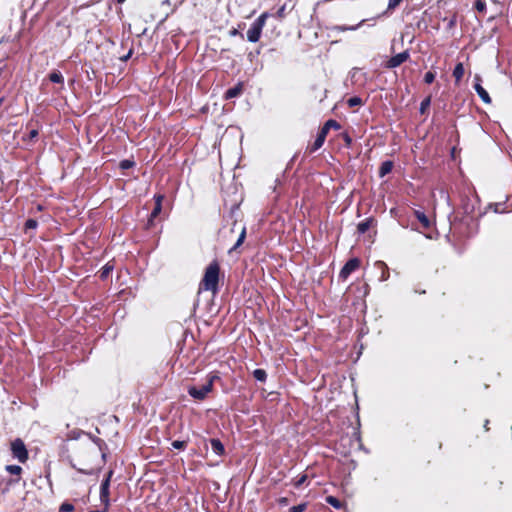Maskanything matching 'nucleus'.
<instances>
[{
  "label": "nucleus",
  "instance_id": "obj_1",
  "mask_svg": "<svg viewBox=\"0 0 512 512\" xmlns=\"http://www.w3.org/2000/svg\"><path fill=\"white\" fill-rule=\"evenodd\" d=\"M220 267L216 261L211 262L205 269L203 279L200 282L199 291H218Z\"/></svg>",
  "mask_w": 512,
  "mask_h": 512
},
{
  "label": "nucleus",
  "instance_id": "obj_2",
  "mask_svg": "<svg viewBox=\"0 0 512 512\" xmlns=\"http://www.w3.org/2000/svg\"><path fill=\"white\" fill-rule=\"evenodd\" d=\"M216 379H219L217 375L210 374L208 376L207 382L203 384L201 387H189L188 394L196 400H204L207 397V395L212 391L213 383Z\"/></svg>",
  "mask_w": 512,
  "mask_h": 512
},
{
  "label": "nucleus",
  "instance_id": "obj_3",
  "mask_svg": "<svg viewBox=\"0 0 512 512\" xmlns=\"http://www.w3.org/2000/svg\"><path fill=\"white\" fill-rule=\"evenodd\" d=\"M269 13H262L254 22L251 24L250 28L247 31V40L251 43H256L259 41L262 33V29L265 26L266 19L268 18Z\"/></svg>",
  "mask_w": 512,
  "mask_h": 512
},
{
  "label": "nucleus",
  "instance_id": "obj_4",
  "mask_svg": "<svg viewBox=\"0 0 512 512\" xmlns=\"http://www.w3.org/2000/svg\"><path fill=\"white\" fill-rule=\"evenodd\" d=\"M11 452L15 459H17L19 462L24 463L28 459V451L24 444V442L17 438L11 443Z\"/></svg>",
  "mask_w": 512,
  "mask_h": 512
},
{
  "label": "nucleus",
  "instance_id": "obj_5",
  "mask_svg": "<svg viewBox=\"0 0 512 512\" xmlns=\"http://www.w3.org/2000/svg\"><path fill=\"white\" fill-rule=\"evenodd\" d=\"M359 266L360 260L358 258H352L348 260L340 270L339 277L343 280H346L352 272L359 268Z\"/></svg>",
  "mask_w": 512,
  "mask_h": 512
},
{
  "label": "nucleus",
  "instance_id": "obj_6",
  "mask_svg": "<svg viewBox=\"0 0 512 512\" xmlns=\"http://www.w3.org/2000/svg\"><path fill=\"white\" fill-rule=\"evenodd\" d=\"M410 54L408 50H405L401 53H398L394 56H392L387 62L386 67L389 69H394L396 67H399L402 63L408 60Z\"/></svg>",
  "mask_w": 512,
  "mask_h": 512
},
{
  "label": "nucleus",
  "instance_id": "obj_7",
  "mask_svg": "<svg viewBox=\"0 0 512 512\" xmlns=\"http://www.w3.org/2000/svg\"><path fill=\"white\" fill-rule=\"evenodd\" d=\"M109 479H104L100 486V500L106 506V508L109 507Z\"/></svg>",
  "mask_w": 512,
  "mask_h": 512
},
{
  "label": "nucleus",
  "instance_id": "obj_8",
  "mask_svg": "<svg viewBox=\"0 0 512 512\" xmlns=\"http://www.w3.org/2000/svg\"><path fill=\"white\" fill-rule=\"evenodd\" d=\"M155 206L153 208V210L151 211V214H150V218H149V223H152L153 219L156 218L160 212H161V209H162V200H163V196L162 195H155Z\"/></svg>",
  "mask_w": 512,
  "mask_h": 512
},
{
  "label": "nucleus",
  "instance_id": "obj_9",
  "mask_svg": "<svg viewBox=\"0 0 512 512\" xmlns=\"http://www.w3.org/2000/svg\"><path fill=\"white\" fill-rule=\"evenodd\" d=\"M327 134L324 131H319L313 145L309 148L310 152L313 153L320 149L325 142Z\"/></svg>",
  "mask_w": 512,
  "mask_h": 512
},
{
  "label": "nucleus",
  "instance_id": "obj_10",
  "mask_svg": "<svg viewBox=\"0 0 512 512\" xmlns=\"http://www.w3.org/2000/svg\"><path fill=\"white\" fill-rule=\"evenodd\" d=\"M243 91V83L239 82L232 88H229L225 93L226 99H232L238 97Z\"/></svg>",
  "mask_w": 512,
  "mask_h": 512
},
{
  "label": "nucleus",
  "instance_id": "obj_11",
  "mask_svg": "<svg viewBox=\"0 0 512 512\" xmlns=\"http://www.w3.org/2000/svg\"><path fill=\"white\" fill-rule=\"evenodd\" d=\"M474 89L475 91L477 92L478 96L480 97V99L486 103V104H489L491 103V98L488 94V92L481 86L480 83H475L474 85Z\"/></svg>",
  "mask_w": 512,
  "mask_h": 512
},
{
  "label": "nucleus",
  "instance_id": "obj_12",
  "mask_svg": "<svg viewBox=\"0 0 512 512\" xmlns=\"http://www.w3.org/2000/svg\"><path fill=\"white\" fill-rule=\"evenodd\" d=\"M210 444H211V448H212L213 452L216 455L221 456L224 454V452H225L224 445L222 444V442L219 439H217V438L210 439Z\"/></svg>",
  "mask_w": 512,
  "mask_h": 512
},
{
  "label": "nucleus",
  "instance_id": "obj_13",
  "mask_svg": "<svg viewBox=\"0 0 512 512\" xmlns=\"http://www.w3.org/2000/svg\"><path fill=\"white\" fill-rule=\"evenodd\" d=\"M415 216L423 228L428 229L430 227L431 222L424 212L417 210L415 211Z\"/></svg>",
  "mask_w": 512,
  "mask_h": 512
},
{
  "label": "nucleus",
  "instance_id": "obj_14",
  "mask_svg": "<svg viewBox=\"0 0 512 512\" xmlns=\"http://www.w3.org/2000/svg\"><path fill=\"white\" fill-rule=\"evenodd\" d=\"M393 169V162L390 160L382 162L380 168H379V176L384 177L385 175L389 174Z\"/></svg>",
  "mask_w": 512,
  "mask_h": 512
},
{
  "label": "nucleus",
  "instance_id": "obj_15",
  "mask_svg": "<svg viewBox=\"0 0 512 512\" xmlns=\"http://www.w3.org/2000/svg\"><path fill=\"white\" fill-rule=\"evenodd\" d=\"M365 22V20H361L358 24L356 25H352V26H346V25H337L335 27H333V30L335 31H339V32H345V31H355L357 30L363 23Z\"/></svg>",
  "mask_w": 512,
  "mask_h": 512
},
{
  "label": "nucleus",
  "instance_id": "obj_16",
  "mask_svg": "<svg viewBox=\"0 0 512 512\" xmlns=\"http://www.w3.org/2000/svg\"><path fill=\"white\" fill-rule=\"evenodd\" d=\"M331 128L338 130L340 129V124L336 120L330 119L323 125V127L320 130L328 134Z\"/></svg>",
  "mask_w": 512,
  "mask_h": 512
},
{
  "label": "nucleus",
  "instance_id": "obj_17",
  "mask_svg": "<svg viewBox=\"0 0 512 512\" xmlns=\"http://www.w3.org/2000/svg\"><path fill=\"white\" fill-rule=\"evenodd\" d=\"M371 223H372V219H365L364 221L360 222L358 225H357V231L359 234H364L366 233L370 226H371Z\"/></svg>",
  "mask_w": 512,
  "mask_h": 512
},
{
  "label": "nucleus",
  "instance_id": "obj_18",
  "mask_svg": "<svg viewBox=\"0 0 512 512\" xmlns=\"http://www.w3.org/2000/svg\"><path fill=\"white\" fill-rule=\"evenodd\" d=\"M464 75V66L462 63H458L453 70V77L456 82H459Z\"/></svg>",
  "mask_w": 512,
  "mask_h": 512
},
{
  "label": "nucleus",
  "instance_id": "obj_19",
  "mask_svg": "<svg viewBox=\"0 0 512 512\" xmlns=\"http://www.w3.org/2000/svg\"><path fill=\"white\" fill-rule=\"evenodd\" d=\"M49 80L53 83L63 84L64 78L60 71H53L49 74Z\"/></svg>",
  "mask_w": 512,
  "mask_h": 512
},
{
  "label": "nucleus",
  "instance_id": "obj_20",
  "mask_svg": "<svg viewBox=\"0 0 512 512\" xmlns=\"http://www.w3.org/2000/svg\"><path fill=\"white\" fill-rule=\"evenodd\" d=\"M253 377L259 382H265L267 379V373L264 369H255L253 371Z\"/></svg>",
  "mask_w": 512,
  "mask_h": 512
},
{
  "label": "nucleus",
  "instance_id": "obj_21",
  "mask_svg": "<svg viewBox=\"0 0 512 512\" xmlns=\"http://www.w3.org/2000/svg\"><path fill=\"white\" fill-rule=\"evenodd\" d=\"M39 134V130L37 127H32L26 135L23 136V141H32Z\"/></svg>",
  "mask_w": 512,
  "mask_h": 512
},
{
  "label": "nucleus",
  "instance_id": "obj_22",
  "mask_svg": "<svg viewBox=\"0 0 512 512\" xmlns=\"http://www.w3.org/2000/svg\"><path fill=\"white\" fill-rule=\"evenodd\" d=\"M326 502L328 504H330L332 507H334L335 509H341L342 508V503L339 499H337L336 497L334 496H327L326 497Z\"/></svg>",
  "mask_w": 512,
  "mask_h": 512
},
{
  "label": "nucleus",
  "instance_id": "obj_23",
  "mask_svg": "<svg viewBox=\"0 0 512 512\" xmlns=\"http://www.w3.org/2000/svg\"><path fill=\"white\" fill-rule=\"evenodd\" d=\"M245 237H246V229H245V227H244V228H242V231H241V233H240V235H239V237H238V239H237L236 243H235V244H234V246L230 249V251H229V252H231V251H233V250H236V249H237V248H238V247L243 243V241H244Z\"/></svg>",
  "mask_w": 512,
  "mask_h": 512
},
{
  "label": "nucleus",
  "instance_id": "obj_24",
  "mask_svg": "<svg viewBox=\"0 0 512 512\" xmlns=\"http://www.w3.org/2000/svg\"><path fill=\"white\" fill-rule=\"evenodd\" d=\"M6 471L12 475H20L22 472V468L19 465H7Z\"/></svg>",
  "mask_w": 512,
  "mask_h": 512
},
{
  "label": "nucleus",
  "instance_id": "obj_25",
  "mask_svg": "<svg viewBox=\"0 0 512 512\" xmlns=\"http://www.w3.org/2000/svg\"><path fill=\"white\" fill-rule=\"evenodd\" d=\"M430 104H431V97L430 96H428L425 99H423L422 102L420 103V107H419L420 113L424 114L425 111L427 110V108L430 106Z\"/></svg>",
  "mask_w": 512,
  "mask_h": 512
},
{
  "label": "nucleus",
  "instance_id": "obj_26",
  "mask_svg": "<svg viewBox=\"0 0 512 512\" xmlns=\"http://www.w3.org/2000/svg\"><path fill=\"white\" fill-rule=\"evenodd\" d=\"M347 104L349 107H355L362 104V100L360 97L354 96L347 100Z\"/></svg>",
  "mask_w": 512,
  "mask_h": 512
},
{
  "label": "nucleus",
  "instance_id": "obj_27",
  "mask_svg": "<svg viewBox=\"0 0 512 512\" xmlns=\"http://www.w3.org/2000/svg\"><path fill=\"white\" fill-rule=\"evenodd\" d=\"M474 8L478 12H485L486 11V3L483 0H476L474 2Z\"/></svg>",
  "mask_w": 512,
  "mask_h": 512
},
{
  "label": "nucleus",
  "instance_id": "obj_28",
  "mask_svg": "<svg viewBox=\"0 0 512 512\" xmlns=\"http://www.w3.org/2000/svg\"><path fill=\"white\" fill-rule=\"evenodd\" d=\"M74 510V506L71 503L64 502L59 508V512H71Z\"/></svg>",
  "mask_w": 512,
  "mask_h": 512
},
{
  "label": "nucleus",
  "instance_id": "obj_29",
  "mask_svg": "<svg viewBox=\"0 0 512 512\" xmlns=\"http://www.w3.org/2000/svg\"><path fill=\"white\" fill-rule=\"evenodd\" d=\"M435 73L432 71H428L424 75V82L426 84H431L435 80Z\"/></svg>",
  "mask_w": 512,
  "mask_h": 512
},
{
  "label": "nucleus",
  "instance_id": "obj_30",
  "mask_svg": "<svg viewBox=\"0 0 512 512\" xmlns=\"http://www.w3.org/2000/svg\"><path fill=\"white\" fill-rule=\"evenodd\" d=\"M306 503H301L299 505L292 506L289 509V512H303L306 509Z\"/></svg>",
  "mask_w": 512,
  "mask_h": 512
},
{
  "label": "nucleus",
  "instance_id": "obj_31",
  "mask_svg": "<svg viewBox=\"0 0 512 512\" xmlns=\"http://www.w3.org/2000/svg\"><path fill=\"white\" fill-rule=\"evenodd\" d=\"M38 226V222L35 219H28L25 223L26 229H35Z\"/></svg>",
  "mask_w": 512,
  "mask_h": 512
},
{
  "label": "nucleus",
  "instance_id": "obj_32",
  "mask_svg": "<svg viewBox=\"0 0 512 512\" xmlns=\"http://www.w3.org/2000/svg\"><path fill=\"white\" fill-rule=\"evenodd\" d=\"M171 445H172V447L174 449H183L186 446V442L185 441H180V440H175V441L172 442Z\"/></svg>",
  "mask_w": 512,
  "mask_h": 512
},
{
  "label": "nucleus",
  "instance_id": "obj_33",
  "mask_svg": "<svg viewBox=\"0 0 512 512\" xmlns=\"http://www.w3.org/2000/svg\"><path fill=\"white\" fill-rule=\"evenodd\" d=\"M286 15V5H282L281 7L278 8L277 12H276V16L280 19L284 18Z\"/></svg>",
  "mask_w": 512,
  "mask_h": 512
},
{
  "label": "nucleus",
  "instance_id": "obj_34",
  "mask_svg": "<svg viewBox=\"0 0 512 512\" xmlns=\"http://www.w3.org/2000/svg\"><path fill=\"white\" fill-rule=\"evenodd\" d=\"M403 0H389L388 2V10L395 9Z\"/></svg>",
  "mask_w": 512,
  "mask_h": 512
},
{
  "label": "nucleus",
  "instance_id": "obj_35",
  "mask_svg": "<svg viewBox=\"0 0 512 512\" xmlns=\"http://www.w3.org/2000/svg\"><path fill=\"white\" fill-rule=\"evenodd\" d=\"M112 270V267L108 266V265H105L103 268H102V271H101V275L100 277L102 279L106 278L108 276V274L110 273V271Z\"/></svg>",
  "mask_w": 512,
  "mask_h": 512
},
{
  "label": "nucleus",
  "instance_id": "obj_36",
  "mask_svg": "<svg viewBox=\"0 0 512 512\" xmlns=\"http://www.w3.org/2000/svg\"><path fill=\"white\" fill-rule=\"evenodd\" d=\"M307 479V476L306 475H301L294 483L295 487L299 488L300 486H302L305 481Z\"/></svg>",
  "mask_w": 512,
  "mask_h": 512
},
{
  "label": "nucleus",
  "instance_id": "obj_37",
  "mask_svg": "<svg viewBox=\"0 0 512 512\" xmlns=\"http://www.w3.org/2000/svg\"><path fill=\"white\" fill-rule=\"evenodd\" d=\"M133 164L134 163L132 161H130V160H123L120 163V167L122 169H129V168H131L133 166Z\"/></svg>",
  "mask_w": 512,
  "mask_h": 512
},
{
  "label": "nucleus",
  "instance_id": "obj_38",
  "mask_svg": "<svg viewBox=\"0 0 512 512\" xmlns=\"http://www.w3.org/2000/svg\"><path fill=\"white\" fill-rule=\"evenodd\" d=\"M343 140L347 146H350L352 143V138L347 133L343 134Z\"/></svg>",
  "mask_w": 512,
  "mask_h": 512
},
{
  "label": "nucleus",
  "instance_id": "obj_39",
  "mask_svg": "<svg viewBox=\"0 0 512 512\" xmlns=\"http://www.w3.org/2000/svg\"><path fill=\"white\" fill-rule=\"evenodd\" d=\"M132 53L133 49L131 48L126 55L120 57V60L124 62L127 61L131 57Z\"/></svg>",
  "mask_w": 512,
  "mask_h": 512
},
{
  "label": "nucleus",
  "instance_id": "obj_40",
  "mask_svg": "<svg viewBox=\"0 0 512 512\" xmlns=\"http://www.w3.org/2000/svg\"><path fill=\"white\" fill-rule=\"evenodd\" d=\"M385 268H387V267L385 266ZM388 277H389V272H388V269H386V271H384V272L382 273L381 280H382V281H385V280H387V279H388Z\"/></svg>",
  "mask_w": 512,
  "mask_h": 512
},
{
  "label": "nucleus",
  "instance_id": "obj_41",
  "mask_svg": "<svg viewBox=\"0 0 512 512\" xmlns=\"http://www.w3.org/2000/svg\"><path fill=\"white\" fill-rule=\"evenodd\" d=\"M78 471H79V472H81V473H83V474H86V475H90V474H92V472H93V470H92V469H90V470H85V469H81V468H79V469H78Z\"/></svg>",
  "mask_w": 512,
  "mask_h": 512
},
{
  "label": "nucleus",
  "instance_id": "obj_42",
  "mask_svg": "<svg viewBox=\"0 0 512 512\" xmlns=\"http://www.w3.org/2000/svg\"><path fill=\"white\" fill-rule=\"evenodd\" d=\"M112 475H113V471L112 470L108 471L105 479H109V482H110Z\"/></svg>",
  "mask_w": 512,
  "mask_h": 512
},
{
  "label": "nucleus",
  "instance_id": "obj_43",
  "mask_svg": "<svg viewBox=\"0 0 512 512\" xmlns=\"http://www.w3.org/2000/svg\"><path fill=\"white\" fill-rule=\"evenodd\" d=\"M108 508H106V506H104V509L103 510H93V511H89V512H107Z\"/></svg>",
  "mask_w": 512,
  "mask_h": 512
},
{
  "label": "nucleus",
  "instance_id": "obj_44",
  "mask_svg": "<svg viewBox=\"0 0 512 512\" xmlns=\"http://www.w3.org/2000/svg\"><path fill=\"white\" fill-rule=\"evenodd\" d=\"M162 4H163V5H169V4H170V0H163V1H162Z\"/></svg>",
  "mask_w": 512,
  "mask_h": 512
},
{
  "label": "nucleus",
  "instance_id": "obj_45",
  "mask_svg": "<svg viewBox=\"0 0 512 512\" xmlns=\"http://www.w3.org/2000/svg\"><path fill=\"white\" fill-rule=\"evenodd\" d=\"M488 423H489V421H488V420L484 423V427H485L486 429H488V428H487Z\"/></svg>",
  "mask_w": 512,
  "mask_h": 512
},
{
  "label": "nucleus",
  "instance_id": "obj_46",
  "mask_svg": "<svg viewBox=\"0 0 512 512\" xmlns=\"http://www.w3.org/2000/svg\"><path fill=\"white\" fill-rule=\"evenodd\" d=\"M236 34H237V30H233L232 35H236Z\"/></svg>",
  "mask_w": 512,
  "mask_h": 512
},
{
  "label": "nucleus",
  "instance_id": "obj_47",
  "mask_svg": "<svg viewBox=\"0 0 512 512\" xmlns=\"http://www.w3.org/2000/svg\"><path fill=\"white\" fill-rule=\"evenodd\" d=\"M126 0H117L118 3H123L125 2Z\"/></svg>",
  "mask_w": 512,
  "mask_h": 512
},
{
  "label": "nucleus",
  "instance_id": "obj_48",
  "mask_svg": "<svg viewBox=\"0 0 512 512\" xmlns=\"http://www.w3.org/2000/svg\"><path fill=\"white\" fill-rule=\"evenodd\" d=\"M105 457H106V454L102 453V458L105 459Z\"/></svg>",
  "mask_w": 512,
  "mask_h": 512
}]
</instances>
